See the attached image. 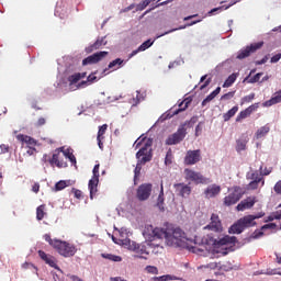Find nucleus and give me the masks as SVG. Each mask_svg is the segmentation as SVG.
Returning <instances> with one entry per match:
<instances>
[{
  "label": "nucleus",
  "mask_w": 281,
  "mask_h": 281,
  "mask_svg": "<svg viewBox=\"0 0 281 281\" xmlns=\"http://www.w3.org/2000/svg\"><path fill=\"white\" fill-rule=\"evenodd\" d=\"M153 194V184L143 183L136 190V199L139 201H148Z\"/></svg>",
  "instance_id": "nucleus-9"
},
{
  "label": "nucleus",
  "mask_w": 281,
  "mask_h": 281,
  "mask_svg": "<svg viewBox=\"0 0 281 281\" xmlns=\"http://www.w3.org/2000/svg\"><path fill=\"white\" fill-rule=\"evenodd\" d=\"M188 125H190V121L181 124L178 131L168 137L167 142H183V139H186V135H188Z\"/></svg>",
  "instance_id": "nucleus-10"
},
{
  "label": "nucleus",
  "mask_w": 281,
  "mask_h": 281,
  "mask_svg": "<svg viewBox=\"0 0 281 281\" xmlns=\"http://www.w3.org/2000/svg\"><path fill=\"white\" fill-rule=\"evenodd\" d=\"M168 280H175V278H172V276H169V274L154 278V281H168Z\"/></svg>",
  "instance_id": "nucleus-49"
},
{
  "label": "nucleus",
  "mask_w": 281,
  "mask_h": 281,
  "mask_svg": "<svg viewBox=\"0 0 281 281\" xmlns=\"http://www.w3.org/2000/svg\"><path fill=\"white\" fill-rule=\"evenodd\" d=\"M1 153H9L10 151V145L2 144L0 145Z\"/></svg>",
  "instance_id": "nucleus-62"
},
{
  "label": "nucleus",
  "mask_w": 281,
  "mask_h": 281,
  "mask_svg": "<svg viewBox=\"0 0 281 281\" xmlns=\"http://www.w3.org/2000/svg\"><path fill=\"white\" fill-rule=\"evenodd\" d=\"M123 64L124 60L122 58H116L109 64L108 68L103 70V74H106L109 69H113L114 67H116V69H120V67H122Z\"/></svg>",
  "instance_id": "nucleus-27"
},
{
  "label": "nucleus",
  "mask_w": 281,
  "mask_h": 281,
  "mask_svg": "<svg viewBox=\"0 0 281 281\" xmlns=\"http://www.w3.org/2000/svg\"><path fill=\"white\" fill-rule=\"evenodd\" d=\"M92 179H100V165L93 167Z\"/></svg>",
  "instance_id": "nucleus-47"
},
{
  "label": "nucleus",
  "mask_w": 281,
  "mask_h": 281,
  "mask_svg": "<svg viewBox=\"0 0 281 281\" xmlns=\"http://www.w3.org/2000/svg\"><path fill=\"white\" fill-rule=\"evenodd\" d=\"M269 60V55H266L261 60H257L256 65H265Z\"/></svg>",
  "instance_id": "nucleus-63"
},
{
  "label": "nucleus",
  "mask_w": 281,
  "mask_h": 281,
  "mask_svg": "<svg viewBox=\"0 0 281 281\" xmlns=\"http://www.w3.org/2000/svg\"><path fill=\"white\" fill-rule=\"evenodd\" d=\"M150 5V0H144L140 4L137 5V10L142 11L145 8H148Z\"/></svg>",
  "instance_id": "nucleus-51"
},
{
  "label": "nucleus",
  "mask_w": 281,
  "mask_h": 281,
  "mask_svg": "<svg viewBox=\"0 0 281 281\" xmlns=\"http://www.w3.org/2000/svg\"><path fill=\"white\" fill-rule=\"evenodd\" d=\"M201 243H202V246L205 247L206 245H214L216 243V239L207 235L206 237L204 236L202 238Z\"/></svg>",
  "instance_id": "nucleus-40"
},
{
  "label": "nucleus",
  "mask_w": 281,
  "mask_h": 281,
  "mask_svg": "<svg viewBox=\"0 0 281 281\" xmlns=\"http://www.w3.org/2000/svg\"><path fill=\"white\" fill-rule=\"evenodd\" d=\"M260 78H262V72L256 74L254 77H246L245 80L249 82L250 85H254L256 82H260Z\"/></svg>",
  "instance_id": "nucleus-38"
},
{
  "label": "nucleus",
  "mask_w": 281,
  "mask_h": 281,
  "mask_svg": "<svg viewBox=\"0 0 281 281\" xmlns=\"http://www.w3.org/2000/svg\"><path fill=\"white\" fill-rule=\"evenodd\" d=\"M38 256L42 260H44V262L46 265H48L49 267H52L53 269H58L60 270V268H58V265L56 263V258L52 255H47V252L43 251V250H38Z\"/></svg>",
  "instance_id": "nucleus-16"
},
{
  "label": "nucleus",
  "mask_w": 281,
  "mask_h": 281,
  "mask_svg": "<svg viewBox=\"0 0 281 281\" xmlns=\"http://www.w3.org/2000/svg\"><path fill=\"white\" fill-rule=\"evenodd\" d=\"M67 188V181L60 180L55 184L56 192H60V190H65Z\"/></svg>",
  "instance_id": "nucleus-42"
},
{
  "label": "nucleus",
  "mask_w": 281,
  "mask_h": 281,
  "mask_svg": "<svg viewBox=\"0 0 281 281\" xmlns=\"http://www.w3.org/2000/svg\"><path fill=\"white\" fill-rule=\"evenodd\" d=\"M221 194V186L211 184L204 191L205 199H214Z\"/></svg>",
  "instance_id": "nucleus-17"
},
{
  "label": "nucleus",
  "mask_w": 281,
  "mask_h": 281,
  "mask_svg": "<svg viewBox=\"0 0 281 281\" xmlns=\"http://www.w3.org/2000/svg\"><path fill=\"white\" fill-rule=\"evenodd\" d=\"M109 130L108 124H103L99 126L98 135H97V142H103L105 139L106 131Z\"/></svg>",
  "instance_id": "nucleus-25"
},
{
  "label": "nucleus",
  "mask_w": 281,
  "mask_h": 281,
  "mask_svg": "<svg viewBox=\"0 0 281 281\" xmlns=\"http://www.w3.org/2000/svg\"><path fill=\"white\" fill-rule=\"evenodd\" d=\"M86 76H87V72H83V74L76 72L68 77V82H70V85H76V82H79Z\"/></svg>",
  "instance_id": "nucleus-28"
},
{
  "label": "nucleus",
  "mask_w": 281,
  "mask_h": 281,
  "mask_svg": "<svg viewBox=\"0 0 281 281\" xmlns=\"http://www.w3.org/2000/svg\"><path fill=\"white\" fill-rule=\"evenodd\" d=\"M171 157H172V154H170V151H168L167 155H166V158H165L166 166L172 164Z\"/></svg>",
  "instance_id": "nucleus-58"
},
{
  "label": "nucleus",
  "mask_w": 281,
  "mask_h": 281,
  "mask_svg": "<svg viewBox=\"0 0 281 281\" xmlns=\"http://www.w3.org/2000/svg\"><path fill=\"white\" fill-rule=\"evenodd\" d=\"M45 124H46L45 117H40L37 120L36 126H45Z\"/></svg>",
  "instance_id": "nucleus-64"
},
{
  "label": "nucleus",
  "mask_w": 281,
  "mask_h": 281,
  "mask_svg": "<svg viewBox=\"0 0 281 281\" xmlns=\"http://www.w3.org/2000/svg\"><path fill=\"white\" fill-rule=\"evenodd\" d=\"M276 194H281V180H279L273 188Z\"/></svg>",
  "instance_id": "nucleus-56"
},
{
  "label": "nucleus",
  "mask_w": 281,
  "mask_h": 281,
  "mask_svg": "<svg viewBox=\"0 0 281 281\" xmlns=\"http://www.w3.org/2000/svg\"><path fill=\"white\" fill-rule=\"evenodd\" d=\"M280 102H281V89L278 92H276L274 97L263 102V106H273V104H280Z\"/></svg>",
  "instance_id": "nucleus-24"
},
{
  "label": "nucleus",
  "mask_w": 281,
  "mask_h": 281,
  "mask_svg": "<svg viewBox=\"0 0 281 281\" xmlns=\"http://www.w3.org/2000/svg\"><path fill=\"white\" fill-rule=\"evenodd\" d=\"M146 165V162H142V159L137 160L136 167L134 169V181L139 179V175H142V166Z\"/></svg>",
  "instance_id": "nucleus-32"
},
{
  "label": "nucleus",
  "mask_w": 281,
  "mask_h": 281,
  "mask_svg": "<svg viewBox=\"0 0 281 281\" xmlns=\"http://www.w3.org/2000/svg\"><path fill=\"white\" fill-rule=\"evenodd\" d=\"M105 38H106L105 36L98 37L97 41L92 45H90L86 48L87 54H91V53L95 52V49H100V47H104V45H106Z\"/></svg>",
  "instance_id": "nucleus-19"
},
{
  "label": "nucleus",
  "mask_w": 281,
  "mask_h": 281,
  "mask_svg": "<svg viewBox=\"0 0 281 281\" xmlns=\"http://www.w3.org/2000/svg\"><path fill=\"white\" fill-rule=\"evenodd\" d=\"M236 113H238V105L233 106L227 111V113L224 114V122H229V120H232Z\"/></svg>",
  "instance_id": "nucleus-33"
},
{
  "label": "nucleus",
  "mask_w": 281,
  "mask_h": 281,
  "mask_svg": "<svg viewBox=\"0 0 281 281\" xmlns=\"http://www.w3.org/2000/svg\"><path fill=\"white\" fill-rule=\"evenodd\" d=\"M251 181H257L261 183V186H265V179L262 178V173H259L258 171H255L250 175Z\"/></svg>",
  "instance_id": "nucleus-35"
},
{
  "label": "nucleus",
  "mask_w": 281,
  "mask_h": 281,
  "mask_svg": "<svg viewBox=\"0 0 281 281\" xmlns=\"http://www.w3.org/2000/svg\"><path fill=\"white\" fill-rule=\"evenodd\" d=\"M258 109V103H255L252 105H249L244 111L239 112V114L236 117V122H243V120H246V117H249L254 111Z\"/></svg>",
  "instance_id": "nucleus-18"
},
{
  "label": "nucleus",
  "mask_w": 281,
  "mask_h": 281,
  "mask_svg": "<svg viewBox=\"0 0 281 281\" xmlns=\"http://www.w3.org/2000/svg\"><path fill=\"white\" fill-rule=\"evenodd\" d=\"M136 158L140 159L143 164H148L153 160V142H147L144 147H142L136 153Z\"/></svg>",
  "instance_id": "nucleus-8"
},
{
  "label": "nucleus",
  "mask_w": 281,
  "mask_h": 281,
  "mask_svg": "<svg viewBox=\"0 0 281 281\" xmlns=\"http://www.w3.org/2000/svg\"><path fill=\"white\" fill-rule=\"evenodd\" d=\"M145 271H147V273H151V276H158L159 274V269H157V267H155V266H147L145 268Z\"/></svg>",
  "instance_id": "nucleus-44"
},
{
  "label": "nucleus",
  "mask_w": 281,
  "mask_h": 281,
  "mask_svg": "<svg viewBox=\"0 0 281 281\" xmlns=\"http://www.w3.org/2000/svg\"><path fill=\"white\" fill-rule=\"evenodd\" d=\"M280 58H281V53H278L277 55L271 57L270 63L272 64L279 63Z\"/></svg>",
  "instance_id": "nucleus-59"
},
{
  "label": "nucleus",
  "mask_w": 281,
  "mask_h": 281,
  "mask_svg": "<svg viewBox=\"0 0 281 281\" xmlns=\"http://www.w3.org/2000/svg\"><path fill=\"white\" fill-rule=\"evenodd\" d=\"M43 238L46 243H48V245H50V247H53V249H56L59 256H63L64 258H72V256H76L78 251L74 244L59 239H53L52 235L49 234H45Z\"/></svg>",
  "instance_id": "nucleus-1"
},
{
  "label": "nucleus",
  "mask_w": 281,
  "mask_h": 281,
  "mask_svg": "<svg viewBox=\"0 0 281 281\" xmlns=\"http://www.w3.org/2000/svg\"><path fill=\"white\" fill-rule=\"evenodd\" d=\"M50 166L57 168H67V160H65V147H60L54 150L52 158L49 159Z\"/></svg>",
  "instance_id": "nucleus-6"
},
{
  "label": "nucleus",
  "mask_w": 281,
  "mask_h": 281,
  "mask_svg": "<svg viewBox=\"0 0 281 281\" xmlns=\"http://www.w3.org/2000/svg\"><path fill=\"white\" fill-rule=\"evenodd\" d=\"M153 41L147 40L145 41L137 49L133 50L128 58H133V56H137V54H139V52H146V49H148L149 47H153Z\"/></svg>",
  "instance_id": "nucleus-21"
},
{
  "label": "nucleus",
  "mask_w": 281,
  "mask_h": 281,
  "mask_svg": "<svg viewBox=\"0 0 281 281\" xmlns=\"http://www.w3.org/2000/svg\"><path fill=\"white\" fill-rule=\"evenodd\" d=\"M173 188L177 194L183 199H186L189 194H192V188L186 183H176L173 184Z\"/></svg>",
  "instance_id": "nucleus-15"
},
{
  "label": "nucleus",
  "mask_w": 281,
  "mask_h": 281,
  "mask_svg": "<svg viewBox=\"0 0 281 281\" xmlns=\"http://www.w3.org/2000/svg\"><path fill=\"white\" fill-rule=\"evenodd\" d=\"M106 56H109V52H106V50L97 52V53L88 56L87 58H85L82 60V65L83 66L95 65V64L100 63V60H102L103 58H106Z\"/></svg>",
  "instance_id": "nucleus-11"
},
{
  "label": "nucleus",
  "mask_w": 281,
  "mask_h": 281,
  "mask_svg": "<svg viewBox=\"0 0 281 281\" xmlns=\"http://www.w3.org/2000/svg\"><path fill=\"white\" fill-rule=\"evenodd\" d=\"M45 204H42L36 209L37 221H43V218H45Z\"/></svg>",
  "instance_id": "nucleus-36"
},
{
  "label": "nucleus",
  "mask_w": 281,
  "mask_h": 281,
  "mask_svg": "<svg viewBox=\"0 0 281 281\" xmlns=\"http://www.w3.org/2000/svg\"><path fill=\"white\" fill-rule=\"evenodd\" d=\"M101 258L110 260L111 262H122V257L113 254H101Z\"/></svg>",
  "instance_id": "nucleus-31"
},
{
  "label": "nucleus",
  "mask_w": 281,
  "mask_h": 281,
  "mask_svg": "<svg viewBox=\"0 0 281 281\" xmlns=\"http://www.w3.org/2000/svg\"><path fill=\"white\" fill-rule=\"evenodd\" d=\"M72 193L75 195V199H81L82 198V191L78 189H72Z\"/></svg>",
  "instance_id": "nucleus-60"
},
{
  "label": "nucleus",
  "mask_w": 281,
  "mask_h": 281,
  "mask_svg": "<svg viewBox=\"0 0 281 281\" xmlns=\"http://www.w3.org/2000/svg\"><path fill=\"white\" fill-rule=\"evenodd\" d=\"M236 2H232L231 4L228 5H222V7H218V8H214L212 9L211 11H209V15H212L214 12H218V10H229V8H232V5H235Z\"/></svg>",
  "instance_id": "nucleus-41"
},
{
  "label": "nucleus",
  "mask_w": 281,
  "mask_h": 281,
  "mask_svg": "<svg viewBox=\"0 0 281 281\" xmlns=\"http://www.w3.org/2000/svg\"><path fill=\"white\" fill-rule=\"evenodd\" d=\"M201 161V150H188L184 157L186 166H194V164H199Z\"/></svg>",
  "instance_id": "nucleus-13"
},
{
  "label": "nucleus",
  "mask_w": 281,
  "mask_h": 281,
  "mask_svg": "<svg viewBox=\"0 0 281 281\" xmlns=\"http://www.w3.org/2000/svg\"><path fill=\"white\" fill-rule=\"evenodd\" d=\"M258 203V199H256L255 195L248 196L244 199L237 206L236 210L237 212H245V210H251L254 205Z\"/></svg>",
  "instance_id": "nucleus-14"
},
{
  "label": "nucleus",
  "mask_w": 281,
  "mask_h": 281,
  "mask_svg": "<svg viewBox=\"0 0 281 281\" xmlns=\"http://www.w3.org/2000/svg\"><path fill=\"white\" fill-rule=\"evenodd\" d=\"M40 191H41V184L38 182H35L32 187V192H34L35 194H38Z\"/></svg>",
  "instance_id": "nucleus-57"
},
{
  "label": "nucleus",
  "mask_w": 281,
  "mask_h": 281,
  "mask_svg": "<svg viewBox=\"0 0 281 281\" xmlns=\"http://www.w3.org/2000/svg\"><path fill=\"white\" fill-rule=\"evenodd\" d=\"M245 148H247V144H245V142H240L236 146L237 153H240L241 150H245Z\"/></svg>",
  "instance_id": "nucleus-53"
},
{
  "label": "nucleus",
  "mask_w": 281,
  "mask_h": 281,
  "mask_svg": "<svg viewBox=\"0 0 281 281\" xmlns=\"http://www.w3.org/2000/svg\"><path fill=\"white\" fill-rule=\"evenodd\" d=\"M243 188L240 187H234L233 192H231L228 195L224 198V205L226 207H232V205H236L240 199H243Z\"/></svg>",
  "instance_id": "nucleus-7"
},
{
  "label": "nucleus",
  "mask_w": 281,
  "mask_h": 281,
  "mask_svg": "<svg viewBox=\"0 0 281 281\" xmlns=\"http://www.w3.org/2000/svg\"><path fill=\"white\" fill-rule=\"evenodd\" d=\"M36 142H25L22 143V147L25 148L27 155H35V153H38V150H36Z\"/></svg>",
  "instance_id": "nucleus-23"
},
{
  "label": "nucleus",
  "mask_w": 281,
  "mask_h": 281,
  "mask_svg": "<svg viewBox=\"0 0 281 281\" xmlns=\"http://www.w3.org/2000/svg\"><path fill=\"white\" fill-rule=\"evenodd\" d=\"M266 276H281V271L278 269L267 270Z\"/></svg>",
  "instance_id": "nucleus-54"
},
{
  "label": "nucleus",
  "mask_w": 281,
  "mask_h": 281,
  "mask_svg": "<svg viewBox=\"0 0 281 281\" xmlns=\"http://www.w3.org/2000/svg\"><path fill=\"white\" fill-rule=\"evenodd\" d=\"M190 102H192L190 99H184L183 101H181L179 103V109H177L176 111H173V115H179V113L186 111V109H188Z\"/></svg>",
  "instance_id": "nucleus-29"
},
{
  "label": "nucleus",
  "mask_w": 281,
  "mask_h": 281,
  "mask_svg": "<svg viewBox=\"0 0 281 281\" xmlns=\"http://www.w3.org/2000/svg\"><path fill=\"white\" fill-rule=\"evenodd\" d=\"M256 98V93H250L241 99V104H249Z\"/></svg>",
  "instance_id": "nucleus-45"
},
{
  "label": "nucleus",
  "mask_w": 281,
  "mask_h": 281,
  "mask_svg": "<svg viewBox=\"0 0 281 281\" xmlns=\"http://www.w3.org/2000/svg\"><path fill=\"white\" fill-rule=\"evenodd\" d=\"M169 229L170 227H167V228L156 227L153 229V236L154 238H158V239L165 238L166 243L168 244Z\"/></svg>",
  "instance_id": "nucleus-20"
},
{
  "label": "nucleus",
  "mask_w": 281,
  "mask_h": 281,
  "mask_svg": "<svg viewBox=\"0 0 281 281\" xmlns=\"http://www.w3.org/2000/svg\"><path fill=\"white\" fill-rule=\"evenodd\" d=\"M216 98L214 92H211L203 101H202V106H205L209 102H212Z\"/></svg>",
  "instance_id": "nucleus-48"
},
{
  "label": "nucleus",
  "mask_w": 281,
  "mask_h": 281,
  "mask_svg": "<svg viewBox=\"0 0 281 281\" xmlns=\"http://www.w3.org/2000/svg\"><path fill=\"white\" fill-rule=\"evenodd\" d=\"M236 95V91H231L221 97V100H232Z\"/></svg>",
  "instance_id": "nucleus-50"
},
{
  "label": "nucleus",
  "mask_w": 281,
  "mask_h": 281,
  "mask_svg": "<svg viewBox=\"0 0 281 281\" xmlns=\"http://www.w3.org/2000/svg\"><path fill=\"white\" fill-rule=\"evenodd\" d=\"M236 243V237L235 236H225L220 240L221 245H235Z\"/></svg>",
  "instance_id": "nucleus-37"
},
{
  "label": "nucleus",
  "mask_w": 281,
  "mask_h": 281,
  "mask_svg": "<svg viewBox=\"0 0 281 281\" xmlns=\"http://www.w3.org/2000/svg\"><path fill=\"white\" fill-rule=\"evenodd\" d=\"M188 240L186 232L180 227H169V235L167 239V245L169 247H183V243Z\"/></svg>",
  "instance_id": "nucleus-2"
},
{
  "label": "nucleus",
  "mask_w": 281,
  "mask_h": 281,
  "mask_svg": "<svg viewBox=\"0 0 281 281\" xmlns=\"http://www.w3.org/2000/svg\"><path fill=\"white\" fill-rule=\"evenodd\" d=\"M265 45V42L252 43L237 52V60H245V58H249L251 54H256L257 49H261Z\"/></svg>",
  "instance_id": "nucleus-5"
},
{
  "label": "nucleus",
  "mask_w": 281,
  "mask_h": 281,
  "mask_svg": "<svg viewBox=\"0 0 281 281\" xmlns=\"http://www.w3.org/2000/svg\"><path fill=\"white\" fill-rule=\"evenodd\" d=\"M204 229H209L210 232L215 233L223 232V223L221 222V217L213 213L211 215V222L204 227Z\"/></svg>",
  "instance_id": "nucleus-12"
},
{
  "label": "nucleus",
  "mask_w": 281,
  "mask_h": 281,
  "mask_svg": "<svg viewBox=\"0 0 281 281\" xmlns=\"http://www.w3.org/2000/svg\"><path fill=\"white\" fill-rule=\"evenodd\" d=\"M100 183V179L91 178L88 183V188L90 190V199H93L95 194H98V184Z\"/></svg>",
  "instance_id": "nucleus-22"
},
{
  "label": "nucleus",
  "mask_w": 281,
  "mask_h": 281,
  "mask_svg": "<svg viewBox=\"0 0 281 281\" xmlns=\"http://www.w3.org/2000/svg\"><path fill=\"white\" fill-rule=\"evenodd\" d=\"M65 153V159H69L70 164L72 166H76L77 161H76V156L74 155V153L69 151V149L64 150Z\"/></svg>",
  "instance_id": "nucleus-39"
},
{
  "label": "nucleus",
  "mask_w": 281,
  "mask_h": 281,
  "mask_svg": "<svg viewBox=\"0 0 281 281\" xmlns=\"http://www.w3.org/2000/svg\"><path fill=\"white\" fill-rule=\"evenodd\" d=\"M184 179L187 181H192L196 186H207V183H210V178H205L201 172L188 168L184 169Z\"/></svg>",
  "instance_id": "nucleus-4"
},
{
  "label": "nucleus",
  "mask_w": 281,
  "mask_h": 281,
  "mask_svg": "<svg viewBox=\"0 0 281 281\" xmlns=\"http://www.w3.org/2000/svg\"><path fill=\"white\" fill-rule=\"evenodd\" d=\"M164 201H166V199L164 198V184L160 186V192L159 195L157 198V207L160 210V212H164L166 209L164 207Z\"/></svg>",
  "instance_id": "nucleus-26"
},
{
  "label": "nucleus",
  "mask_w": 281,
  "mask_h": 281,
  "mask_svg": "<svg viewBox=\"0 0 281 281\" xmlns=\"http://www.w3.org/2000/svg\"><path fill=\"white\" fill-rule=\"evenodd\" d=\"M271 131V127L269 125H265L257 130L256 132V138L257 139H262V137H266V135Z\"/></svg>",
  "instance_id": "nucleus-30"
},
{
  "label": "nucleus",
  "mask_w": 281,
  "mask_h": 281,
  "mask_svg": "<svg viewBox=\"0 0 281 281\" xmlns=\"http://www.w3.org/2000/svg\"><path fill=\"white\" fill-rule=\"evenodd\" d=\"M150 132H147L146 134L140 135L136 142H153L154 138L149 136Z\"/></svg>",
  "instance_id": "nucleus-43"
},
{
  "label": "nucleus",
  "mask_w": 281,
  "mask_h": 281,
  "mask_svg": "<svg viewBox=\"0 0 281 281\" xmlns=\"http://www.w3.org/2000/svg\"><path fill=\"white\" fill-rule=\"evenodd\" d=\"M97 72H93L88 76V82H95L98 80V77L95 76Z\"/></svg>",
  "instance_id": "nucleus-61"
},
{
  "label": "nucleus",
  "mask_w": 281,
  "mask_h": 281,
  "mask_svg": "<svg viewBox=\"0 0 281 281\" xmlns=\"http://www.w3.org/2000/svg\"><path fill=\"white\" fill-rule=\"evenodd\" d=\"M258 183L260 182H257L255 180L250 181L248 184L249 190H258Z\"/></svg>",
  "instance_id": "nucleus-55"
},
{
  "label": "nucleus",
  "mask_w": 281,
  "mask_h": 281,
  "mask_svg": "<svg viewBox=\"0 0 281 281\" xmlns=\"http://www.w3.org/2000/svg\"><path fill=\"white\" fill-rule=\"evenodd\" d=\"M249 227H256V217H254V215H245L239 218L231 226L229 234H243V232Z\"/></svg>",
  "instance_id": "nucleus-3"
},
{
  "label": "nucleus",
  "mask_w": 281,
  "mask_h": 281,
  "mask_svg": "<svg viewBox=\"0 0 281 281\" xmlns=\"http://www.w3.org/2000/svg\"><path fill=\"white\" fill-rule=\"evenodd\" d=\"M18 142H34V138L27 136V135H23V134H19L16 136Z\"/></svg>",
  "instance_id": "nucleus-46"
},
{
  "label": "nucleus",
  "mask_w": 281,
  "mask_h": 281,
  "mask_svg": "<svg viewBox=\"0 0 281 281\" xmlns=\"http://www.w3.org/2000/svg\"><path fill=\"white\" fill-rule=\"evenodd\" d=\"M133 250L134 251H140L142 254H148V252H146V247H144V246L140 247L137 244H134Z\"/></svg>",
  "instance_id": "nucleus-52"
},
{
  "label": "nucleus",
  "mask_w": 281,
  "mask_h": 281,
  "mask_svg": "<svg viewBox=\"0 0 281 281\" xmlns=\"http://www.w3.org/2000/svg\"><path fill=\"white\" fill-rule=\"evenodd\" d=\"M236 78H238V76L236 74H232L231 76H228V78L223 83V88L227 89V88L232 87V85H234L236 82Z\"/></svg>",
  "instance_id": "nucleus-34"
}]
</instances>
